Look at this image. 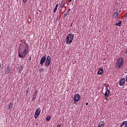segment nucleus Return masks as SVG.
I'll list each match as a JSON object with an SVG mask.
<instances>
[{
	"label": "nucleus",
	"mask_w": 127,
	"mask_h": 127,
	"mask_svg": "<svg viewBox=\"0 0 127 127\" xmlns=\"http://www.w3.org/2000/svg\"><path fill=\"white\" fill-rule=\"evenodd\" d=\"M28 44H25V42H22L19 46L18 54L19 58H25L26 54L28 53Z\"/></svg>",
	"instance_id": "f257e3e1"
},
{
	"label": "nucleus",
	"mask_w": 127,
	"mask_h": 127,
	"mask_svg": "<svg viewBox=\"0 0 127 127\" xmlns=\"http://www.w3.org/2000/svg\"><path fill=\"white\" fill-rule=\"evenodd\" d=\"M73 39H74V34L72 33L68 34L65 39L66 44L67 45H70V43L73 42Z\"/></svg>",
	"instance_id": "f03ea898"
},
{
	"label": "nucleus",
	"mask_w": 127,
	"mask_h": 127,
	"mask_svg": "<svg viewBox=\"0 0 127 127\" xmlns=\"http://www.w3.org/2000/svg\"><path fill=\"white\" fill-rule=\"evenodd\" d=\"M124 64V60H123V58H120L119 60L117 61L116 63V65L117 66L118 68H121L123 64Z\"/></svg>",
	"instance_id": "7ed1b4c3"
},
{
	"label": "nucleus",
	"mask_w": 127,
	"mask_h": 127,
	"mask_svg": "<svg viewBox=\"0 0 127 127\" xmlns=\"http://www.w3.org/2000/svg\"><path fill=\"white\" fill-rule=\"evenodd\" d=\"M50 63H51V57H50V56H48L46 61V66L48 67V66L50 65Z\"/></svg>",
	"instance_id": "20e7f679"
},
{
	"label": "nucleus",
	"mask_w": 127,
	"mask_h": 127,
	"mask_svg": "<svg viewBox=\"0 0 127 127\" xmlns=\"http://www.w3.org/2000/svg\"><path fill=\"white\" fill-rule=\"evenodd\" d=\"M40 112H41V110L40 108H38L35 113V119H37L39 115H40Z\"/></svg>",
	"instance_id": "39448f33"
},
{
	"label": "nucleus",
	"mask_w": 127,
	"mask_h": 127,
	"mask_svg": "<svg viewBox=\"0 0 127 127\" xmlns=\"http://www.w3.org/2000/svg\"><path fill=\"white\" fill-rule=\"evenodd\" d=\"M79 100H80V94H76L73 98V101L75 102V103H78Z\"/></svg>",
	"instance_id": "423d86ee"
},
{
	"label": "nucleus",
	"mask_w": 127,
	"mask_h": 127,
	"mask_svg": "<svg viewBox=\"0 0 127 127\" xmlns=\"http://www.w3.org/2000/svg\"><path fill=\"white\" fill-rule=\"evenodd\" d=\"M126 83V79L124 78H121L119 81V84L120 86H124L125 83Z\"/></svg>",
	"instance_id": "0eeeda50"
},
{
	"label": "nucleus",
	"mask_w": 127,
	"mask_h": 127,
	"mask_svg": "<svg viewBox=\"0 0 127 127\" xmlns=\"http://www.w3.org/2000/svg\"><path fill=\"white\" fill-rule=\"evenodd\" d=\"M45 61H46V57L44 56L41 59L40 62L41 65H43V63H45Z\"/></svg>",
	"instance_id": "6e6552de"
},
{
	"label": "nucleus",
	"mask_w": 127,
	"mask_h": 127,
	"mask_svg": "<svg viewBox=\"0 0 127 127\" xmlns=\"http://www.w3.org/2000/svg\"><path fill=\"white\" fill-rule=\"evenodd\" d=\"M105 125H106V122L104 121H102L100 122L97 127H105Z\"/></svg>",
	"instance_id": "1a4fd4ad"
},
{
	"label": "nucleus",
	"mask_w": 127,
	"mask_h": 127,
	"mask_svg": "<svg viewBox=\"0 0 127 127\" xmlns=\"http://www.w3.org/2000/svg\"><path fill=\"white\" fill-rule=\"evenodd\" d=\"M120 127H127V121H124L121 124Z\"/></svg>",
	"instance_id": "9d476101"
},
{
	"label": "nucleus",
	"mask_w": 127,
	"mask_h": 127,
	"mask_svg": "<svg viewBox=\"0 0 127 127\" xmlns=\"http://www.w3.org/2000/svg\"><path fill=\"white\" fill-rule=\"evenodd\" d=\"M5 74H9L10 73V67L7 66L5 69Z\"/></svg>",
	"instance_id": "9b49d317"
},
{
	"label": "nucleus",
	"mask_w": 127,
	"mask_h": 127,
	"mask_svg": "<svg viewBox=\"0 0 127 127\" xmlns=\"http://www.w3.org/2000/svg\"><path fill=\"white\" fill-rule=\"evenodd\" d=\"M110 93H111V91H110V90H106L105 93L104 95L106 97H110Z\"/></svg>",
	"instance_id": "f8f14e48"
},
{
	"label": "nucleus",
	"mask_w": 127,
	"mask_h": 127,
	"mask_svg": "<svg viewBox=\"0 0 127 127\" xmlns=\"http://www.w3.org/2000/svg\"><path fill=\"white\" fill-rule=\"evenodd\" d=\"M113 15L115 17V18H119V13L115 12L113 14Z\"/></svg>",
	"instance_id": "ddd939ff"
},
{
	"label": "nucleus",
	"mask_w": 127,
	"mask_h": 127,
	"mask_svg": "<svg viewBox=\"0 0 127 127\" xmlns=\"http://www.w3.org/2000/svg\"><path fill=\"white\" fill-rule=\"evenodd\" d=\"M103 71H104V69L100 68L97 73L98 75H102V74H103Z\"/></svg>",
	"instance_id": "4468645a"
},
{
	"label": "nucleus",
	"mask_w": 127,
	"mask_h": 127,
	"mask_svg": "<svg viewBox=\"0 0 127 127\" xmlns=\"http://www.w3.org/2000/svg\"><path fill=\"white\" fill-rule=\"evenodd\" d=\"M65 4H66V2L64 0L62 1V3L61 4V8H63L64 5H65Z\"/></svg>",
	"instance_id": "2eb2a0df"
},
{
	"label": "nucleus",
	"mask_w": 127,
	"mask_h": 127,
	"mask_svg": "<svg viewBox=\"0 0 127 127\" xmlns=\"http://www.w3.org/2000/svg\"><path fill=\"white\" fill-rule=\"evenodd\" d=\"M122 23V21H119L118 23H116L115 24V25H117V26H121V25Z\"/></svg>",
	"instance_id": "dca6fc26"
},
{
	"label": "nucleus",
	"mask_w": 127,
	"mask_h": 127,
	"mask_svg": "<svg viewBox=\"0 0 127 127\" xmlns=\"http://www.w3.org/2000/svg\"><path fill=\"white\" fill-rule=\"evenodd\" d=\"M57 8H58V4H57L54 9V13H55L56 11L57 10Z\"/></svg>",
	"instance_id": "f3484780"
},
{
	"label": "nucleus",
	"mask_w": 127,
	"mask_h": 127,
	"mask_svg": "<svg viewBox=\"0 0 127 127\" xmlns=\"http://www.w3.org/2000/svg\"><path fill=\"white\" fill-rule=\"evenodd\" d=\"M13 105V104L12 103H10L9 105H8V109H11Z\"/></svg>",
	"instance_id": "a211bd4d"
},
{
	"label": "nucleus",
	"mask_w": 127,
	"mask_h": 127,
	"mask_svg": "<svg viewBox=\"0 0 127 127\" xmlns=\"http://www.w3.org/2000/svg\"><path fill=\"white\" fill-rule=\"evenodd\" d=\"M105 86L106 87V88H105L106 90H109V88H108V87H110V85H109V84H105Z\"/></svg>",
	"instance_id": "6ab92c4d"
},
{
	"label": "nucleus",
	"mask_w": 127,
	"mask_h": 127,
	"mask_svg": "<svg viewBox=\"0 0 127 127\" xmlns=\"http://www.w3.org/2000/svg\"><path fill=\"white\" fill-rule=\"evenodd\" d=\"M39 72L40 73H43L44 72V69H43V68H40L39 69Z\"/></svg>",
	"instance_id": "aec40b11"
},
{
	"label": "nucleus",
	"mask_w": 127,
	"mask_h": 127,
	"mask_svg": "<svg viewBox=\"0 0 127 127\" xmlns=\"http://www.w3.org/2000/svg\"><path fill=\"white\" fill-rule=\"evenodd\" d=\"M51 119V117H50V116H48L47 118H46V121L48 122V121H50V119Z\"/></svg>",
	"instance_id": "412c9836"
},
{
	"label": "nucleus",
	"mask_w": 127,
	"mask_h": 127,
	"mask_svg": "<svg viewBox=\"0 0 127 127\" xmlns=\"http://www.w3.org/2000/svg\"><path fill=\"white\" fill-rule=\"evenodd\" d=\"M35 99H36V96L33 95V98H32L33 102H34V100H35Z\"/></svg>",
	"instance_id": "4be33fe9"
},
{
	"label": "nucleus",
	"mask_w": 127,
	"mask_h": 127,
	"mask_svg": "<svg viewBox=\"0 0 127 127\" xmlns=\"http://www.w3.org/2000/svg\"><path fill=\"white\" fill-rule=\"evenodd\" d=\"M33 96H37V91L34 92Z\"/></svg>",
	"instance_id": "5701e85b"
},
{
	"label": "nucleus",
	"mask_w": 127,
	"mask_h": 127,
	"mask_svg": "<svg viewBox=\"0 0 127 127\" xmlns=\"http://www.w3.org/2000/svg\"><path fill=\"white\" fill-rule=\"evenodd\" d=\"M23 3H25L27 1V0H23Z\"/></svg>",
	"instance_id": "b1692460"
},
{
	"label": "nucleus",
	"mask_w": 127,
	"mask_h": 127,
	"mask_svg": "<svg viewBox=\"0 0 127 127\" xmlns=\"http://www.w3.org/2000/svg\"><path fill=\"white\" fill-rule=\"evenodd\" d=\"M61 127V124H58V126L57 127Z\"/></svg>",
	"instance_id": "393cba45"
},
{
	"label": "nucleus",
	"mask_w": 127,
	"mask_h": 127,
	"mask_svg": "<svg viewBox=\"0 0 127 127\" xmlns=\"http://www.w3.org/2000/svg\"><path fill=\"white\" fill-rule=\"evenodd\" d=\"M64 17H65V16H67L66 13H64Z\"/></svg>",
	"instance_id": "a878e982"
},
{
	"label": "nucleus",
	"mask_w": 127,
	"mask_h": 127,
	"mask_svg": "<svg viewBox=\"0 0 127 127\" xmlns=\"http://www.w3.org/2000/svg\"><path fill=\"white\" fill-rule=\"evenodd\" d=\"M70 10H71V9L70 8H69L67 9V12H69V11H70Z\"/></svg>",
	"instance_id": "bb28decb"
},
{
	"label": "nucleus",
	"mask_w": 127,
	"mask_h": 127,
	"mask_svg": "<svg viewBox=\"0 0 127 127\" xmlns=\"http://www.w3.org/2000/svg\"><path fill=\"white\" fill-rule=\"evenodd\" d=\"M125 54H127V49H126V50L125 51Z\"/></svg>",
	"instance_id": "cd10ccee"
},
{
	"label": "nucleus",
	"mask_w": 127,
	"mask_h": 127,
	"mask_svg": "<svg viewBox=\"0 0 127 127\" xmlns=\"http://www.w3.org/2000/svg\"><path fill=\"white\" fill-rule=\"evenodd\" d=\"M125 17H127V13L125 15Z\"/></svg>",
	"instance_id": "c85d7f7f"
},
{
	"label": "nucleus",
	"mask_w": 127,
	"mask_h": 127,
	"mask_svg": "<svg viewBox=\"0 0 127 127\" xmlns=\"http://www.w3.org/2000/svg\"><path fill=\"white\" fill-rule=\"evenodd\" d=\"M69 2H71L72 1V0H68Z\"/></svg>",
	"instance_id": "c756f323"
},
{
	"label": "nucleus",
	"mask_w": 127,
	"mask_h": 127,
	"mask_svg": "<svg viewBox=\"0 0 127 127\" xmlns=\"http://www.w3.org/2000/svg\"><path fill=\"white\" fill-rule=\"evenodd\" d=\"M29 60H31V57H29Z\"/></svg>",
	"instance_id": "7c9ffc66"
},
{
	"label": "nucleus",
	"mask_w": 127,
	"mask_h": 127,
	"mask_svg": "<svg viewBox=\"0 0 127 127\" xmlns=\"http://www.w3.org/2000/svg\"><path fill=\"white\" fill-rule=\"evenodd\" d=\"M88 102H87V103H86V106H88Z\"/></svg>",
	"instance_id": "2f4dec72"
}]
</instances>
